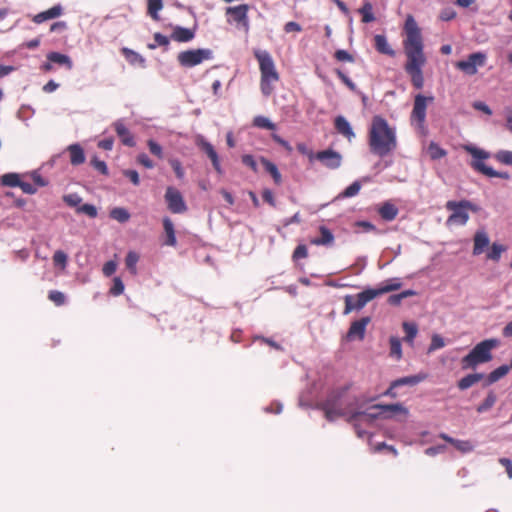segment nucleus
I'll return each mask as SVG.
<instances>
[{
	"label": "nucleus",
	"instance_id": "f257e3e1",
	"mask_svg": "<svg viewBox=\"0 0 512 512\" xmlns=\"http://www.w3.org/2000/svg\"><path fill=\"white\" fill-rule=\"evenodd\" d=\"M404 33L403 50L406 56L404 70L409 75L413 87L422 89L424 86L423 68L427 58L424 53L421 29L412 15H408L405 20Z\"/></svg>",
	"mask_w": 512,
	"mask_h": 512
},
{
	"label": "nucleus",
	"instance_id": "f03ea898",
	"mask_svg": "<svg viewBox=\"0 0 512 512\" xmlns=\"http://www.w3.org/2000/svg\"><path fill=\"white\" fill-rule=\"evenodd\" d=\"M367 143L371 154L380 158L390 156L398 147L396 130L385 118L375 115L368 129Z\"/></svg>",
	"mask_w": 512,
	"mask_h": 512
},
{
	"label": "nucleus",
	"instance_id": "7ed1b4c3",
	"mask_svg": "<svg viewBox=\"0 0 512 512\" xmlns=\"http://www.w3.org/2000/svg\"><path fill=\"white\" fill-rule=\"evenodd\" d=\"M402 283L397 278L389 279L381 283L377 288H368L357 295H346L344 297L345 307L343 314L348 315L354 310H361L368 302L376 297L400 289Z\"/></svg>",
	"mask_w": 512,
	"mask_h": 512
},
{
	"label": "nucleus",
	"instance_id": "20e7f679",
	"mask_svg": "<svg viewBox=\"0 0 512 512\" xmlns=\"http://www.w3.org/2000/svg\"><path fill=\"white\" fill-rule=\"evenodd\" d=\"M254 56L259 63V70L261 73V92L265 96H270L274 91L275 84L280 79L274 60L266 50H255Z\"/></svg>",
	"mask_w": 512,
	"mask_h": 512
},
{
	"label": "nucleus",
	"instance_id": "39448f33",
	"mask_svg": "<svg viewBox=\"0 0 512 512\" xmlns=\"http://www.w3.org/2000/svg\"><path fill=\"white\" fill-rule=\"evenodd\" d=\"M500 345V341L495 338L485 339L474 346V348L462 358L463 369L476 368L479 364L487 363L492 360V350Z\"/></svg>",
	"mask_w": 512,
	"mask_h": 512
},
{
	"label": "nucleus",
	"instance_id": "423d86ee",
	"mask_svg": "<svg viewBox=\"0 0 512 512\" xmlns=\"http://www.w3.org/2000/svg\"><path fill=\"white\" fill-rule=\"evenodd\" d=\"M465 150L473 157L470 166L477 172L487 177H498L502 179H509L510 175L507 172H498L492 167L487 166L482 160L489 157V153L474 146H465Z\"/></svg>",
	"mask_w": 512,
	"mask_h": 512
},
{
	"label": "nucleus",
	"instance_id": "0eeeda50",
	"mask_svg": "<svg viewBox=\"0 0 512 512\" xmlns=\"http://www.w3.org/2000/svg\"><path fill=\"white\" fill-rule=\"evenodd\" d=\"M346 391L347 388L333 391L324 402L323 409L327 420L334 421L336 418L346 414L343 407Z\"/></svg>",
	"mask_w": 512,
	"mask_h": 512
},
{
	"label": "nucleus",
	"instance_id": "6e6552de",
	"mask_svg": "<svg viewBox=\"0 0 512 512\" xmlns=\"http://www.w3.org/2000/svg\"><path fill=\"white\" fill-rule=\"evenodd\" d=\"M446 208L452 211V214L448 217V224L465 225L469 219L467 210L477 211V208L468 200L462 201H448Z\"/></svg>",
	"mask_w": 512,
	"mask_h": 512
},
{
	"label": "nucleus",
	"instance_id": "1a4fd4ad",
	"mask_svg": "<svg viewBox=\"0 0 512 512\" xmlns=\"http://www.w3.org/2000/svg\"><path fill=\"white\" fill-rule=\"evenodd\" d=\"M211 59H213V52L206 48L182 51L177 56L179 64L186 68L194 67Z\"/></svg>",
	"mask_w": 512,
	"mask_h": 512
},
{
	"label": "nucleus",
	"instance_id": "9d476101",
	"mask_svg": "<svg viewBox=\"0 0 512 512\" xmlns=\"http://www.w3.org/2000/svg\"><path fill=\"white\" fill-rule=\"evenodd\" d=\"M371 410L377 411V412H367V411H357L353 412L350 415L349 421H355L360 416H367L369 417L370 421H373L378 416L385 412H392V413H402L404 415L408 414V410L400 403L395 404H377L371 407Z\"/></svg>",
	"mask_w": 512,
	"mask_h": 512
},
{
	"label": "nucleus",
	"instance_id": "9b49d317",
	"mask_svg": "<svg viewBox=\"0 0 512 512\" xmlns=\"http://www.w3.org/2000/svg\"><path fill=\"white\" fill-rule=\"evenodd\" d=\"M487 56L483 52L470 54L467 59L456 62L455 67L467 75H475L478 67L486 63Z\"/></svg>",
	"mask_w": 512,
	"mask_h": 512
},
{
	"label": "nucleus",
	"instance_id": "f8f14e48",
	"mask_svg": "<svg viewBox=\"0 0 512 512\" xmlns=\"http://www.w3.org/2000/svg\"><path fill=\"white\" fill-rule=\"evenodd\" d=\"M433 101V96L426 97L422 94H417L414 98L411 119L417 121L420 125H423L426 119L427 105Z\"/></svg>",
	"mask_w": 512,
	"mask_h": 512
},
{
	"label": "nucleus",
	"instance_id": "ddd939ff",
	"mask_svg": "<svg viewBox=\"0 0 512 512\" xmlns=\"http://www.w3.org/2000/svg\"><path fill=\"white\" fill-rule=\"evenodd\" d=\"M249 6L247 4H241L238 6L228 7L226 9V15H230L232 20L237 23L246 33H248L250 25L248 19Z\"/></svg>",
	"mask_w": 512,
	"mask_h": 512
},
{
	"label": "nucleus",
	"instance_id": "4468645a",
	"mask_svg": "<svg viewBox=\"0 0 512 512\" xmlns=\"http://www.w3.org/2000/svg\"><path fill=\"white\" fill-rule=\"evenodd\" d=\"M165 200L167 202L168 209L172 213L179 214V213H183L187 210V206L184 202V199H183L181 193L173 187L167 188L166 193H165Z\"/></svg>",
	"mask_w": 512,
	"mask_h": 512
},
{
	"label": "nucleus",
	"instance_id": "2eb2a0df",
	"mask_svg": "<svg viewBox=\"0 0 512 512\" xmlns=\"http://www.w3.org/2000/svg\"><path fill=\"white\" fill-rule=\"evenodd\" d=\"M315 159L320 161L328 169H337L341 166L342 162L341 154L332 149L317 152Z\"/></svg>",
	"mask_w": 512,
	"mask_h": 512
},
{
	"label": "nucleus",
	"instance_id": "dca6fc26",
	"mask_svg": "<svg viewBox=\"0 0 512 512\" xmlns=\"http://www.w3.org/2000/svg\"><path fill=\"white\" fill-rule=\"evenodd\" d=\"M370 322L371 318L369 316L353 321L346 334L347 340H363L365 337L366 327Z\"/></svg>",
	"mask_w": 512,
	"mask_h": 512
},
{
	"label": "nucleus",
	"instance_id": "f3484780",
	"mask_svg": "<svg viewBox=\"0 0 512 512\" xmlns=\"http://www.w3.org/2000/svg\"><path fill=\"white\" fill-rule=\"evenodd\" d=\"M196 145L203 152L206 153L208 158L211 160L212 165H213L215 171L218 174H222L223 170H222V167H221V164H220V160H219L218 154H217L216 150L214 149L213 145L211 143H209L208 141H206L203 136H198L196 138Z\"/></svg>",
	"mask_w": 512,
	"mask_h": 512
},
{
	"label": "nucleus",
	"instance_id": "a211bd4d",
	"mask_svg": "<svg viewBox=\"0 0 512 512\" xmlns=\"http://www.w3.org/2000/svg\"><path fill=\"white\" fill-rule=\"evenodd\" d=\"M196 145L203 152L206 153L208 158L211 160L212 165H213L215 171L218 174H222L223 170H222V167H221V164H220V160H219L218 154H217L216 150L214 149L213 145L211 143H209L208 141H206L203 136H198L196 138Z\"/></svg>",
	"mask_w": 512,
	"mask_h": 512
},
{
	"label": "nucleus",
	"instance_id": "6ab92c4d",
	"mask_svg": "<svg viewBox=\"0 0 512 512\" xmlns=\"http://www.w3.org/2000/svg\"><path fill=\"white\" fill-rule=\"evenodd\" d=\"M113 127L115 129L116 134L120 138L123 145L128 147H134L135 146V139L133 134L129 131V129L125 126V124L118 120L113 124Z\"/></svg>",
	"mask_w": 512,
	"mask_h": 512
},
{
	"label": "nucleus",
	"instance_id": "aec40b11",
	"mask_svg": "<svg viewBox=\"0 0 512 512\" xmlns=\"http://www.w3.org/2000/svg\"><path fill=\"white\" fill-rule=\"evenodd\" d=\"M473 242V255L476 256L484 252V249L488 247L490 240L485 231L479 230L474 234Z\"/></svg>",
	"mask_w": 512,
	"mask_h": 512
},
{
	"label": "nucleus",
	"instance_id": "412c9836",
	"mask_svg": "<svg viewBox=\"0 0 512 512\" xmlns=\"http://www.w3.org/2000/svg\"><path fill=\"white\" fill-rule=\"evenodd\" d=\"M194 37L195 29L185 28L181 26H175L171 34V39L180 43L189 42L193 40Z\"/></svg>",
	"mask_w": 512,
	"mask_h": 512
},
{
	"label": "nucleus",
	"instance_id": "4be33fe9",
	"mask_svg": "<svg viewBox=\"0 0 512 512\" xmlns=\"http://www.w3.org/2000/svg\"><path fill=\"white\" fill-rule=\"evenodd\" d=\"M334 126L337 132L349 141L355 137V133L345 117L341 115L337 116L334 120Z\"/></svg>",
	"mask_w": 512,
	"mask_h": 512
},
{
	"label": "nucleus",
	"instance_id": "5701e85b",
	"mask_svg": "<svg viewBox=\"0 0 512 512\" xmlns=\"http://www.w3.org/2000/svg\"><path fill=\"white\" fill-rule=\"evenodd\" d=\"M70 155V163L73 166L81 165L85 162V153L79 144H71L67 148Z\"/></svg>",
	"mask_w": 512,
	"mask_h": 512
},
{
	"label": "nucleus",
	"instance_id": "b1692460",
	"mask_svg": "<svg viewBox=\"0 0 512 512\" xmlns=\"http://www.w3.org/2000/svg\"><path fill=\"white\" fill-rule=\"evenodd\" d=\"M509 370L510 367L508 365L499 366L485 377L484 386H490L499 381L508 374Z\"/></svg>",
	"mask_w": 512,
	"mask_h": 512
},
{
	"label": "nucleus",
	"instance_id": "393cba45",
	"mask_svg": "<svg viewBox=\"0 0 512 512\" xmlns=\"http://www.w3.org/2000/svg\"><path fill=\"white\" fill-rule=\"evenodd\" d=\"M319 232H320V237L312 239L311 244L317 245V246H321V245L327 246V245L333 244L334 235L326 226H320Z\"/></svg>",
	"mask_w": 512,
	"mask_h": 512
},
{
	"label": "nucleus",
	"instance_id": "a878e982",
	"mask_svg": "<svg viewBox=\"0 0 512 512\" xmlns=\"http://www.w3.org/2000/svg\"><path fill=\"white\" fill-rule=\"evenodd\" d=\"M374 43L375 48L379 53L392 57L395 56V51L391 48L384 35H376L374 37Z\"/></svg>",
	"mask_w": 512,
	"mask_h": 512
},
{
	"label": "nucleus",
	"instance_id": "bb28decb",
	"mask_svg": "<svg viewBox=\"0 0 512 512\" xmlns=\"http://www.w3.org/2000/svg\"><path fill=\"white\" fill-rule=\"evenodd\" d=\"M378 213L381 216V218L385 221H392L394 220L398 215V209L397 207L390 203L385 202L379 209Z\"/></svg>",
	"mask_w": 512,
	"mask_h": 512
},
{
	"label": "nucleus",
	"instance_id": "cd10ccee",
	"mask_svg": "<svg viewBox=\"0 0 512 512\" xmlns=\"http://www.w3.org/2000/svg\"><path fill=\"white\" fill-rule=\"evenodd\" d=\"M163 228L166 234L165 244L172 247L176 246L177 240L175 236L174 225L170 218L165 217L163 219Z\"/></svg>",
	"mask_w": 512,
	"mask_h": 512
},
{
	"label": "nucleus",
	"instance_id": "c85d7f7f",
	"mask_svg": "<svg viewBox=\"0 0 512 512\" xmlns=\"http://www.w3.org/2000/svg\"><path fill=\"white\" fill-rule=\"evenodd\" d=\"M483 378L484 374L482 373L468 374L458 381L457 386L460 390H466L481 381Z\"/></svg>",
	"mask_w": 512,
	"mask_h": 512
},
{
	"label": "nucleus",
	"instance_id": "c756f323",
	"mask_svg": "<svg viewBox=\"0 0 512 512\" xmlns=\"http://www.w3.org/2000/svg\"><path fill=\"white\" fill-rule=\"evenodd\" d=\"M47 60L59 65H65L67 69H72L73 64L69 56L59 52H50L47 54Z\"/></svg>",
	"mask_w": 512,
	"mask_h": 512
},
{
	"label": "nucleus",
	"instance_id": "7c9ffc66",
	"mask_svg": "<svg viewBox=\"0 0 512 512\" xmlns=\"http://www.w3.org/2000/svg\"><path fill=\"white\" fill-rule=\"evenodd\" d=\"M261 163L263 164L265 170L272 176L274 182L277 185L281 184L282 176H281L277 166L264 157L261 158Z\"/></svg>",
	"mask_w": 512,
	"mask_h": 512
},
{
	"label": "nucleus",
	"instance_id": "2f4dec72",
	"mask_svg": "<svg viewBox=\"0 0 512 512\" xmlns=\"http://www.w3.org/2000/svg\"><path fill=\"white\" fill-rule=\"evenodd\" d=\"M403 330L405 332L404 341L413 344L414 339L418 333V326L413 322H404L402 324Z\"/></svg>",
	"mask_w": 512,
	"mask_h": 512
},
{
	"label": "nucleus",
	"instance_id": "473e14b6",
	"mask_svg": "<svg viewBox=\"0 0 512 512\" xmlns=\"http://www.w3.org/2000/svg\"><path fill=\"white\" fill-rule=\"evenodd\" d=\"M358 13L361 14V16H362L361 21L363 23H371V22L375 21V16L373 13V5L368 1L364 2L362 7L358 9Z\"/></svg>",
	"mask_w": 512,
	"mask_h": 512
},
{
	"label": "nucleus",
	"instance_id": "72a5a7b5",
	"mask_svg": "<svg viewBox=\"0 0 512 512\" xmlns=\"http://www.w3.org/2000/svg\"><path fill=\"white\" fill-rule=\"evenodd\" d=\"M425 379V376L423 375H413V376H407L403 378H399L392 382V387H399L402 385H416L419 382L423 381Z\"/></svg>",
	"mask_w": 512,
	"mask_h": 512
},
{
	"label": "nucleus",
	"instance_id": "f704fd0d",
	"mask_svg": "<svg viewBox=\"0 0 512 512\" xmlns=\"http://www.w3.org/2000/svg\"><path fill=\"white\" fill-rule=\"evenodd\" d=\"M496 401H497L496 394L493 391H490L487 394L484 401L477 406V408H476L477 412L484 413V412L490 410L495 405Z\"/></svg>",
	"mask_w": 512,
	"mask_h": 512
},
{
	"label": "nucleus",
	"instance_id": "c9c22d12",
	"mask_svg": "<svg viewBox=\"0 0 512 512\" xmlns=\"http://www.w3.org/2000/svg\"><path fill=\"white\" fill-rule=\"evenodd\" d=\"M0 183L7 187H19L21 183L20 175L17 173H6L1 176Z\"/></svg>",
	"mask_w": 512,
	"mask_h": 512
},
{
	"label": "nucleus",
	"instance_id": "e433bc0d",
	"mask_svg": "<svg viewBox=\"0 0 512 512\" xmlns=\"http://www.w3.org/2000/svg\"><path fill=\"white\" fill-rule=\"evenodd\" d=\"M121 52L130 64L134 65L139 63L140 65H144L145 60L139 53L126 47L122 48Z\"/></svg>",
	"mask_w": 512,
	"mask_h": 512
},
{
	"label": "nucleus",
	"instance_id": "4c0bfd02",
	"mask_svg": "<svg viewBox=\"0 0 512 512\" xmlns=\"http://www.w3.org/2000/svg\"><path fill=\"white\" fill-rule=\"evenodd\" d=\"M139 261V255L134 251H129L125 258L126 268L130 271L131 274H137V263Z\"/></svg>",
	"mask_w": 512,
	"mask_h": 512
},
{
	"label": "nucleus",
	"instance_id": "58836bf2",
	"mask_svg": "<svg viewBox=\"0 0 512 512\" xmlns=\"http://www.w3.org/2000/svg\"><path fill=\"white\" fill-rule=\"evenodd\" d=\"M110 217L119 223H125L130 219V213L122 207H115L110 211Z\"/></svg>",
	"mask_w": 512,
	"mask_h": 512
},
{
	"label": "nucleus",
	"instance_id": "ea45409f",
	"mask_svg": "<svg viewBox=\"0 0 512 512\" xmlns=\"http://www.w3.org/2000/svg\"><path fill=\"white\" fill-rule=\"evenodd\" d=\"M506 251V247L502 244L493 243L489 251L487 252V259L494 262H498L501 258V254Z\"/></svg>",
	"mask_w": 512,
	"mask_h": 512
},
{
	"label": "nucleus",
	"instance_id": "a19ab883",
	"mask_svg": "<svg viewBox=\"0 0 512 512\" xmlns=\"http://www.w3.org/2000/svg\"><path fill=\"white\" fill-rule=\"evenodd\" d=\"M389 343L390 355L394 357L396 360H400L402 358L401 341L397 337H391Z\"/></svg>",
	"mask_w": 512,
	"mask_h": 512
},
{
	"label": "nucleus",
	"instance_id": "79ce46f5",
	"mask_svg": "<svg viewBox=\"0 0 512 512\" xmlns=\"http://www.w3.org/2000/svg\"><path fill=\"white\" fill-rule=\"evenodd\" d=\"M163 8L162 0H148V14L152 19L158 21V12Z\"/></svg>",
	"mask_w": 512,
	"mask_h": 512
},
{
	"label": "nucleus",
	"instance_id": "37998d69",
	"mask_svg": "<svg viewBox=\"0 0 512 512\" xmlns=\"http://www.w3.org/2000/svg\"><path fill=\"white\" fill-rule=\"evenodd\" d=\"M253 125L257 128H261V129H268V130H275L276 129V125L271 122L267 117L265 116H256L254 119H253Z\"/></svg>",
	"mask_w": 512,
	"mask_h": 512
},
{
	"label": "nucleus",
	"instance_id": "c03bdc74",
	"mask_svg": "<svg viewBox=\"0 0 512 512\" xmlns=\"http://www.w3.org/2000/svg\"><path fill=\"white\" fill-rule=\"evenodd\" d=\"M428 154L431 159L437 160L446 156L447 152L438 144L431 142L428 146Z\"/></svg>",
	"mask_w": 512,
	"mask_h": 512
},
{
	"label": "nucleus",
	"instance_id": "a18cd8bd",
	"mask_svg": "<svg viewBox=\"0 0 512 512\" xmlns=\"http://www.w3.org/2000/svg\"><path fill=\"white\" fill-rule=\"evenodd\" d=\"M415 294L416 293L413 290H405L399 294H394V295L389 296L387 301L390 305L396 306V305H399L404 298L414 296Z\"/></svg>",
	"mask_w": 512,
	"mask_h": 512
},
{
	"label": "nucleus",
	"instance_id": "49530a36",
	"mask_svg": "<svg viewBox=\"0 0 512 512\" xmlns=\"http://www.w3.org/2000/svg\"><path fill=\"white\" fill-rule=\"evenodd\" d=\"M76 212L79 214H85V215L89 216L90 218H96L97 214H98L96 207L94 205L88 204V203L79 206L76 209Z\"/></svg>",
	"mask_w": 512,
	"mask_h": 512
},
{
	"label": "nucleus",
	"instance_id": "de8ad7c7",
	"mask_svg": "<svg viewBox=\"0 0 512 512\" xmlns=\"http://www.w3.org/2000/svg\"><path fill=\"white\" fill-rule=\"evenodd\" d=\"M495 159L505 165H512V151L500 150L495 154Z\"/></svg>",
	"mask_w": 512,
	"mask_h": 512
},
{
	"label": "nucleus",
	"instance_id": "09e8293b",
	"mask_svg": "<svg viewBox=\"0 0 512 512\" xmlns=\"http://www.w3.org/2000/svg\"><path fill=\"white\" fill-rule=\"evenodd\" d=\"M48 299L57 306L63 305L66 300L65 295L57 290H51L48 294Z\"/></svg>",
	"mask_w": 512,
	"mask_h": 512
},
{
	"label": "nucleus",
	"instance_id": "8fccbe9b",
	"mask_svg": "<svg viewBox=\"0 0 512 512\" xmlns=\"http://www.w3.org/2000/svg\"><path fill=\"white\" fill-rule=\"evenodd\" d=\"M361 189V184L359 181H354L351 185H349L343 192L342 196L349 198L357 195Z\"/></svg>",
	"mask_w": 512,
	"mask_h": 512
},
{
	"label": "nucleus",
	"instance_id": "3c124183",
	"mask_svg": "<svg viewBox=\"0 0 512 512\" xmlns=\"http://www.w3.org/2000/svg\"><path fill=\"white\" fill-rule=\"evenodd\" d=\"M124 284L120 277H115L113 279V285L110 288V294L113 296H119L124 292Z\"/></svg>",
	"mask_w": 512,
	"mask_h": 512
},
{
	"label": "nucleus",
	"instance_id": "603ef678",
	"mask_svg": "<svg viewBox=\"0 0 512 512\" xmlns=\"http://www.w3.org/2000/svg\"><path fill=\"white\" fill-rule=\"evenodd\" d=\"M444 346H445L444 339L440 335L434 334L431 338V343L428 348V352L429 353L433 352L435 350L443 348Z\"/></svg>",
	"mask_w": 512,
	"mask_h": 512
},
{
	"label": "nucleus",
	"instance_id": "864d4df0",
	"mask_svg": "<svg viewBox=\"0 0 512 512\" xmlns=\"http://www.w3.org/2000/svg\"><path fill=\"white\" fill-rule=\"evenodd\" d=\"M63 10L60 5H55L51 7L50 9L41 12L44 16L45 20L54 19L59 17L62 14Z\"/></svg>",
	"mask_w": 512,
	"mask_h": 512
},
{
	"label": "nucleus",
	"instance_id": "5fc2aeb1",
	"mask_svg": "<svg viewBox=\"0 0 512 512\" xmlns=\"http://www.w3.org/2000/svg\"><path fill=\"white\" fill-rule=\"evenodd\" d=\"M63 201L70 207H79V204L82 202V198L76 194L71 193L63 196Z\"/></svg>",
	"mask_w": 512,
	"mask_h": 512
},
{
	"label": "nucleus",
	"instance_id": "6e6d98bb",
	"mask_svg": "<svg viewBox=\"0 0 512 512\" xmlns=\"http://www.w3.org/2000/svg\"><path fill=\"white\" fill-rule=\"evenodd\" d=\"M307 256H308V249H307L306 245L300 244L295 248L293 255H292V259L294 261H298L300 259L306 258Z\"/></svg>",
	"mask_w": 512,
	"mask_h": 512
},
{
	"label": "nucleus",
	"instance_id": "4d7b16f0",
	"mask_svg": "<svg viewBox=\"0 0 512 512\" xmlns=\"http://www.w3.org/2000/svg\"><path fill=\"white\" fill-rule=\"evenodd\" d=\"M147 145H148L150 152L154 156L158 157L159 159L163 158V149L157 142L150 139L147 141Z\"/></svg>",
	"mask_w": 512,
	"mask_h": 512
},
{
	"label": "nucleus",
	"instance_id": "13d9d810",
	"mask_svg": "<svg viewBox=\"0 0 512 512\" xmlns=\"http://www.w3.org/2000/svg\"><path fill=\"white\" fill-rule=\"evenodd\" d=\"M30 178L33 181V185L37 188L45 187L48 185V181L44 179L38 171L31 172Z\"/></svg>",
	"mask_w": 512,
	"mask_h": 512
},
{
	"label": "nucleus",
	"instance_id": "bf43d9fd",
	"mask_svg": "<svg viewBox=\"0 0 512 512\" xmlns=\"http://www.w3.org/2000/svg\"><path fill=\"white\" fill-rule=\"evenodd\" d=\"M336 60L341 62H353L354 57L346 50L339 49L334 53Z\"/></svg>",
	"mask_w": 512,
	"mask_h": 512
},
{
	"label": "nucleus",
	"instance_id": "052dcab7",
	"mask_svg": "<svg viewBox=\"0 0 512 512\" xmlns=\"http://www.w3.org/2000/svg\"><path fill=\"white\" fill-rule=\"evenodd\" d=\"M335 73L336 75L338 76V78L351 90V91H354L356 89V85L354 82H352V80L345 74L343 73L340 69H336L335 70Z\"/></svg>",
	"mask_w": 512,
	"mask_h": 512
},
{
	"label": "nucleus",
	"instance_id": "680f3d73",
	"mask_svg": "<svg viewBox=\"0 0 512 512\" xmlns=\"http://www.w3.org/2000/svg\"><path fill=\"white\" fill-rule=\"evenodd\" d=\"M335 73L336 75L338 76V78L351 90V91H354L356 89V85L354 82H352V80L345 74L343 73L340 69H336L335 70Z\"/></svg>",
	"mask_w": 512,
	"mask_h": 512
},
{
	"label": "nucleus",
	"instance_id": "e2e57ef3",
	"mask_svg": "<svg viewBox=\"0 0 512 512\" xmlns=\"http://www.w3.org/2000/svg\"><path fill=\"white\" fill-rule=\"evenodd\" d=\"M91 165L97 171H99L101 174H103V175H107L108 174V167H107L106 163L104 161H102V160H99L97 157H94L91 160Z\"/></svg>",
	"mask_w": 512,
	"mask_h": 512
},
{
	"label": "nucleus",
	"instance_id": "0e129e2a",
	"mask_svg": "<svg viewBox=\"0 0 512 512\" xmlns=\"http://www.w3.org/2000/svg\"><path fill=\"white\" fill-rule=\"evenodd\" d=\"M137 163L148 169H152L154 167L153 161L145 153H140L137 156Z\"/></svg>",
	"mask_w": 512,
	"mask_h": 512
},
{
	"label": "nucleus",
	"instance_id": "69168bd1",
	"mask_svg": "<svg viewBox=\"0 0 512 512\" xmlns=\"http://www.w3.org/2000/svg\"><path fill=\"white\" fill-rule=\"evenodd\" d=\"M116 269H117V263L113 260H110L104 264L102 271L106 277H109L115 273Z\"/></svg>",
	"mask_w": 512,
	"mask_h": 512
},
{
	"label": "nucleus",
	"instance_id": "338daca9",
	"mask_svg": "<svg viewBox=\"0 0 512 512\" xmlns=\"http://www.w3.org/2000/svg\"><path fill=\"white\" fill-rule=\"evenodd\" d=\"M454 447H455L457 450H459V451H461V452H464V453H465V452H470V451H472V449H473V446H472V444L470 443V441H466V440H457V441L455 442Z\"/></svg>",
	"mask_w": 512,
	"mask_h": 512
},
{
	"label": "nucleus",
	"instance_id": "774afa93",
	"mask_svg": "<svg viewBox=\"0 0 512 512\" xmlns=\"http://www.w3.org/2000/svg\"><path fill=\"white\" fill-rule=\"evenodd\" d=\"M170 165L173 168L177 178L182 179L184 177V169L181 162L177 159L170 160Z\"/></svg>",
	"mask_w": 512,
	"mask_h": 512
}]
</instances>
